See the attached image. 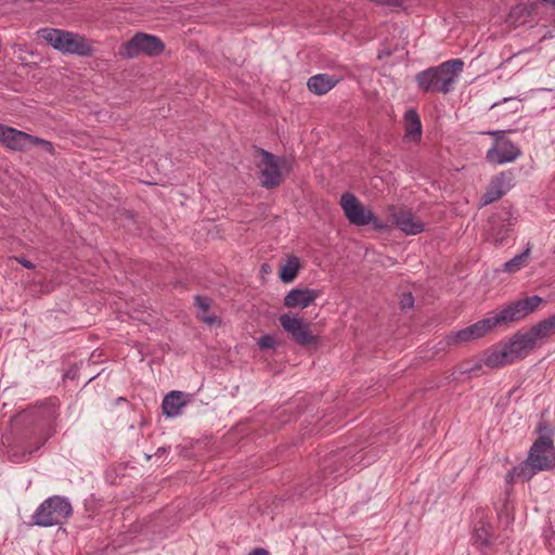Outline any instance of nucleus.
I'll return each instance as SVG.
<instances>
[{
    "mask_svg": "<svg viewBox=\"0 0 555 555\" xmlns=\"http://www.w3.org/2000/svg\"><path fill=\"white\" fill-rule=\"evenodd\" d=\"M543 301L542 297L533 295L508 304L503 309L490 313L487 318L456 332L451 333L455 346L483 337L494 326L509 324L532 313Z\"/></svg>",
    "mask_w": 555,
    "mask_h": 555,
    "instance_id": "1",
    "label": "nucleus"
},
{
    "mask_svg": "<svg viewBox=\"0 0 555 555\" xmlns=\"http://www.w3.org/2000/svg\"><path fill=\"white\" fill-rule=\"evenodd\" d=\"M538 431L540 436L531 446L527 459L507 472V482L529 481L538 473L555 467L553 431L546 423H539Z\"/></svg>",
    "mask_w": 555,
    "mask_h": 555,
    "instance_id": "2",
    "label": "nucleus"
},
{
    "mask_svg": "<svg viewBox=\"0 0 555 555\" xmlns=\"http://www.w3.org/2000/svg\"><path fill=\"white\" fill-rule=\"evenodd\" d=\"M463 68L464 62L461 59H452L420 72L415 81L423 92L448 94L453 90Z\"/></svg>",
    "mask_w": 555,
    "mask_h": 555,
    "instance_id": "3",
    "label": "nucleus"
},
{
    "mask_svg": "<svg viewBox=\"0 0 555 555\" xmlns=\"http://www.w3.org/2000/svg\"><path fill=\"white\" fill-rule=\"evenodd\" d=\"M72 514V503L66 496L52 495L36 508L31 516V525L38 527L63 525Z\"/></svg>",
    "mask_w": 555,
    "mask_h": 555,
    "instance_id": "4",
    "label": "nucleus"
},
{
    "mask_svg": "<svg viewBox=\"0 0 555 555\" xmlns=\"http://www.w3.org/2000/svg\"><path fill=\"white\" fill-rule=\"evenodd\" d=\"M37 414L39 417V426L37 430L40 433V436L37 438L34 444L25 443L24 452L21 454V456L17 454V452H12V461L16 463L24 461L26 456L31 455L34 452L39 450L55 433L54 422L59 416L57 405L55 402L50 401L40 404L37 408Z\"/></svg>",
    "mask_w": 555,
    "mask_h": 555,
    "instance_id": "5",
    "label": "nucleus"
},
{
    "mask_svg": "<svg viewBox=\"0 0 555 555\" xmlns=\"http://www.w3.org/2000/svg\"><path fill=\"white\" fill-rule=\"evenodd\" d=\"M535 347L533 339L529 332L516 333L508 343L500 350L490 353L485 363L491 367H498L513 362L517 359L524 358L527 353Z\"/></svg>",
    "mask_w": 555,
    "mask_h": 555,
    "instance_id": "6",
    "label": "nucleus"
},
{
    "mask_svg": "<svg viewBox=\"0 0 555 555\" xmlns=\"http://www.w3.org/2000/svg\"><path fill=\"white\" fill-rule=\"evenodd\" d=\"M341 209L348 221L354 225L371 224L377 231H387L389 225L380 221L371 210L366 209L351 193H345L340 197Z\"/></svg>",
    "mask_w": 555,
    "mask_h": 555,
    "instance_id": "7",
    "label": "nucleus"
},
{
    "mask_svg": "<svg viewBox=\"0 0 555 555\" xmlns=\"http://www.w3.org/2000/svg\"><path fill=\"white\" fill-rule=\"evenodd\" d=\"M486 134L494 137L492 146L486 153V159L492 165H504L516 160L521 151L513 143L503 130H494L485 132Z\"/></svg>",
    "mask_w": 555,
    "mask_h": 555,
    "instance_id": "8",
    "label": "nucleus"
},
{
    "mask_svg": "<svg viewBox=\"0 0 555 555\" xmlns=\"http://www.w3.org/2000/svg\"><path fill=\"white\" fill-rule=\"evenodd\" d=\"M164 49L165 46L158 37L138 33L121 46L119 54L125 59H134L140 54L156 56L159 55Z\"/></svg>",
    "mask_w": 555,
    "mask_h": 555,
    "instance_id": "9",
    "label": "nucleus"
},
{
    "mask_svg": "<svg viewBox=\"0 0 555 555\" xmlns=\"http://www.w3.org/2000/svg\"><path fill=\"white\" fill-rule=\"evenodd\" d=\"M0 141L8 149L15 151L28 150L36 145H40L44 151L50 153L53 151L51 142L4 125H0Z\"/></svg>",
    "mask_w": 555,
    "mask_h": 555,
    "instance_id": "10",
    "label": "nucleus"
},
{
    "mask_svg": "<svg viewBox=\"0 0 555 555\" xmlns=\"http://www.w3.org/2000/svg\"><path fill=\"white\" fill-rule=\"evenodd\" d=\"M516 222L517 217L511 209L500 210L491 220L489 238L498 246L504 245Z\"/></svg>",
    "mask_w": 555,
    "mask_h": 555,
    "instance_id": "11",
    "label": "nucleus"
},
{
    "mask_svg": "<svg viewBox=\"0 0 555 555\" xmlns=\"http://www.w3.org/2000/svg\"><path fill=\"white\" fill-rule=\"evenodd\" d=\"M261 156L259 168L262 185L268 189L279 185L282 181L281 170L285 160L275 157L272 153L267 151H261Z\"/></svg>",
    "mask_w": 555,
    "mask_h": 555,
    "instance_id": "12",
    "label": "nucleus"
},
{
    "mask_svg": "<svg viewBox=\"0 0 555 555\" xmlns=\"http://www.w3.org/2000/svg\"><path fill=\"white\" fill-rule=\"evenodd\" d=\"M280 324L292 339L299 345L306 346L314 340L309 331V325L301 318L282 314Z\"/></svg>",
    "mask_w": 555,
    "mask_h": 555,
    "instance_id": "13",
    "label": "nucleus"
},
{
    "mask_svg": "<svg viewBox=\"0 0 555 555\" xmlns=\"http://www.w3.org/2000/svg\"><path fill=\"white\" fill-rule=\"evenodd\" d=\"M513 186V175L511 172H502L493 178L481 197L480 205L486 206L505 195Z\"/></svg>",
    "mask_w": 555,
    "mask_h": 555,
    "instance_id": "14",
    "label": "nucleus"
},
{
    "mask_svg": "<svg viewBox=\"0 0 555 555\" xmlns=\"http://www.w3.org/2000/svg\"><path fill=\"white\" fill-rule=\"evenodd\" d=\"M478 520L474 525L473 543L479 547H488L491 544L492 525L482 508L477 509Z\"/></svg>",
    "mask_w": 555,
    "mask_h": 555,
    "instance_id": "15",
    "label": "nucleus"
},
{
    "mask_svg": "<svg viewBox=\"0 0 555 555\" xmlns=\"http://www.w3.org/2000/svg\"><path fill=\"white\" fill-rule=\"evenodd\" d=\"M319 295V291L313 288H293L284 297V306L305 309L312 305Z\"/></svg>",
    "mask_w": 555,
    "mask_h": 555,
    "instance_id": "16",
    "label": "nucleus"
},
{
    "mask_svg": "<svg viewBox=\"0 0 555 555\" xmlns=\"http://www.w3.org/2000/svg\"><path fill=\"white\" fill-rule=\"evenodd\" d=\"M393 218L395 224L406 235H416L424 231V223L410 211H399Z\"/></svg>",
    "mask_w": 555,
    "mask_h": 555,
    "instance_id": "17",
    "label": "nucleus"
},
{
    "mask_svg": "<svg viewBox=\"0 0 555 555\" xmlns=\"http://www.w3.org/2000/svg\"><path fill=\"white\" fill-rule=\"evenodd\" d=\"M184 393L182 391H171L165 396L162 402L163 413L167 417H177L185 406Z\"/></svg>",
    "mask_w": 555,
    "mask_h": 555,
    "instance_id": "18",
    "label": "nucleus"
},
{
    "mask_svg": "<svg viewBox=\"0 0 555 555\" xmlns=\"http://www.w3.org/2000/svg\"><path fill=\"white\" fill-rule=\"evenodd\" d=\"M41 37L49 42V44L55 49L61 51L62 53L67 54V42L68 38H72V33L55 29V28H46L40 30Z\"/></svg>",
    "mask_w": 555,
    "mask_h": 555,
    "instance_id": "19",
    "label": "nucleus"
},
{
    "mask_svg": "<svg viewBox=\"0 0 555 555\" xmlns=\"http://www.w3.org/2000/svg\"><path fill=\"white\" fill-rule=\"evenodd\" d=\"M404 140L406 142H418L423 133V127L417 112L415 109L406 111L404 114Z\"/></svg>",
    "mask_w": 555,
    "mask_h": 555,
    "instance_id": "20",
    "label": "nucleus"
},
{
    "mask_svg": "<svg viewBox=\"0 0 555 555\" xmlns=\"http://www.w3.org/2000/svg\"><path fill=\"white\" fill-rule=\"evenodd\" d=\"M336 83L337 80L333 76L318 74L308 79L307 87L312 93L323 95L332 90Z\"/></svg>",
    "mask_w": 555,
    "mask_h": 555,
    "instance_id": "21",
    "label": "nucleus"
},
{
    "mask_svg": "<svg viewBox=\"0 0 555 555\" xmlns=\"http://www.w3.org/2000/svg\"><path fill=\"white\" fill-rule=\"evenodd\" d=\"M67 54H75L79 56H89L92 54L91 42L83 36L72 33V38H68Z\"/></svg>",
    "mask_w": 555,
    "mask_h": 555,
    "instance_id": "22",
    "label": "nucleus"
},
{
    "mask_svg": "<svg viewBox=\"0 0 555 555\" xmlns=\"http://www.w3.org/2000/svg\"><path fill=\"white\" fill-rule=\"evenodd\" d=\"M299 260L297 257L287 258L286 262L281 267L280 270V279L284 283H289L295 280L298 271H299Z\"/></svg>",
    "mask_w": 555,
    "mask_h": 555,
    "instance_id": "23",
    "label": "nucleus"
},
{
    "mask_svg": "<svg viewBox=\"0 0 555 555\" xmlns=\"http://www.w3.org/2000/svg\"><path fill=\"white\" fill-rule=\"evenodd\" d=\"M530 247H527L522 253L506 261L503 264V271L506 273L518 272L525 266V262L530 255Z\"/></svg>",
    "mask_w": 555,
    "mask_h": 555,
    "instance_id": "24",
    "label": "nucleus"
},
{
    "mask_svg": "<svg viewBox=\"0 0 555 555\" xmlns=\"http://www.w3.org/2000/svg\"><path fill=\"white\" fill-rule=\"evenodd\" d=\"M531 338L533 339L535 346L546 339L548 336V334L546 333L545 328L543 327V325L539 322L537 323L535 325H533L532 327H530L528 330Z\"/></svg>",
    "mask_w": 555,
    "mask_h": 555,
    "instance_id": "25",
    "label": "nucleus"
},
{
    "mask_svg": "<svg viewBox=\"0 0 555 555\" xmlns=\"http://www.w3.org/2000/svg\"><path fill=\"white\" fill-rule=\"evenodd\" d=\"M257 344H258L259 348H261V349H272V348L276 347L278 338L275 335L264 334L259 337Z\"/></svg>",
    "mask_w": 555,
    "mask_h": 555,
    "instance_id": "26",
    "label": "nucleus"
},
{
    "mask_svg": "<svg viewBox=\"0 0 555 555\" xmlns=\"http://www.w3.org/2000/svg\"><path fill=\"white\" fill-rule=\"evenodd\" d=\"M455 346V343L451 340V333L443 338H441L439 341L436 343L434 346L435 352H442L446 351L448 348Z\"/></svg>",
    "mask_w": 555,
    "mask_h": 555,
    "instance_id": "27",
    "label": "nucleus"
},
{
    "mask_svg": "<svg viewBox=\"0 0 555 555\" xmlns=\"http://www.w3.org/2000/svg\"><path fill=\"white\" fill-rule=\"evenodd\" d=\"M544 538L550 551L555 553V524L544 530Z\"/></svg>",
    "mask_w": 555,
    "mask_h": 555,
    "instance_id": "28",
    "label": "nucleus"
},
{
    "mask_svg": "<svg viewBox=\"0 0 555 555\" xmlns=\"http://www.w3.org/2000/svg\"><path fill=\"white\" fill-rule=\"evenodd\" d=\"M548 336L555 334V313L547 319L540 321Z\"/></svg>",
    "mask_w": 555,
    "mask_h": 555,
    "instance_id": "29",
    "label": "nucleus"
},
{
    "mask_svg": "<svg viewBox=\"0 0 555 555\" xmlns=\"http://www.w3.org/2000/svg\"><path fill=\"white\" fill-rule=\"evenodd\" d=\"M195 305L199 310H202L203 312H206L210 307V301L206 297L196 296Z\"/></svg>",
    "mask_w": 555,
    "mask_h": 555,
    "instance_id": "30",
    "label": "nucleus"
},
{
    "mask_svg": "<svg viewBox=\"0 0 555 555\" xmlns=\"http://www.w3.org/2000/svg\"><path fill=\"white\" fill-rule=\"evenodd\" d=\"M400 305L402 309H410L414 306V298L412 294H404L400 300Z\"/></svg>",
    "mask_w": 555,
    "mask_h": 555,
    "instance_id": "31",
    "label": "nucleus"
},
{
    "mask_svg": "<svg viewBox=\"0 0 555 555\" xmlns=\"http://www.w3.org/2000/svg\"><path fill=\"white\" fill-rule=\"evenodd\" d=\"M15 260L20 264H22L24 268H27V269H30V270L35 269V264L30 260H28V259H26L24 257H15Z\"/></svg>",
    "mask_w": 555,
    "mask_h": 555,
    "instance_id": "32",
    "label": "nucleus"
},
{
    "mask_svg": "<svg viewBox=\"0 0 555 555\" xmlns=\"http://www.w3.org/2000/svg\"><path fill=\"white\" fill-rule=\"evenodd\" d=\"M201 319L209 325H212L218 321V319L214 315H202Z\"/></svg>",
    "mask_w": 555,
    "mask_h": 555,
    "instance_id": "33",
    "label": "nucleus"
},
{
    "mask_svg": "<svg viewBox=\"0 0 555 555\" xmlns=\"http://www.w3.org/2000/svg\"><path fill=\"white\" fill-rule=\"evenodd\" d=\"M248 555H269V552L264 548H256Z\"/></svg>",
    "mask_w": 555,
    "mask_h": 555,
    "instance_id": "34",
    "label": "nucleus"
},
{
    "mask_svg": "<svg viewBox=\"0 0 555 555\" xmlns=\"http://www.w3.org/2000/svg\"><path fill=\"white\" fill-rule=\"evenodd\" d=\"M522 9L520 7H516L514 9H512L511 13H509V18H513V16L519 12H521Z\"/></svg>",
    "mask_w": 555,
    "mask_h": 555,
    "instance_id": "35",
    "label": "nucleus"
},
{
    "mask_svg": "<svg viewBox=\"0 0 555 555\" xmlns=\"http://www.w3.org/2000/svg\"><path fill=\"white\" fill-rule=\"evenodd\" d=\"M511 99H512V98H504V99L502 100V102H506V101H508V100H511Z\"/></svg>",
    "mask_w": 555,
    "mask_h": 555,
    "instance_id": "36",
    "label": "nucleus"
}]
</instances>
